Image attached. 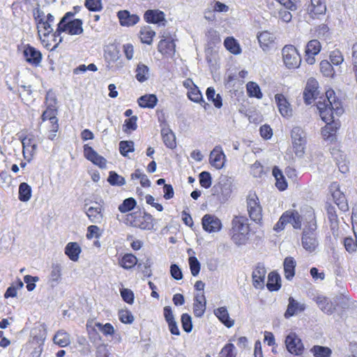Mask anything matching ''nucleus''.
Instances as JSON below:
<instances>
[{"label": "nucleus", "mask_w": 357, "mask_h": 357, "mask_svg": "<svg viewBox=\"0 0 357 357\" xmlns=\"http://www.w3.org/2000/svg\"><path fill=\"white\" fill-rule=\"evenodd\" d=\"M226 155L220 146H215L210 153V164L217 169H220L225 166Z\"/></svg>", "instance_id": "15"}, {"label": "nucleus", "mask_w": 357, "mask_h": 357, "mask_svg": "<svg viewBox=\"0 0 357 357\" xmlns=\"http://www.w3.org/2000/svg\"><path fill=\"white\" fill-rule=\"evenodd\" d=\"M176 46H158V52L164 56L172 57L175 54Z\"/></svg>", "instance_id": "60"}, {"label": "nucleus", "mask_w": 357, "mask_h": 357, "mask_svg": "<svg viewBox=\"0 0 357 357\" xmlns=\"http://www.w3.org/2000/svg\"><path fill=\"white\" fill-rule=\"evenodd\" d=\"M267 289L271 291H278L281 287V278L276 272H271L268 275Z\"/></svg>", "instance_id": "31"}, {"label": "nucleus", "mask_w": 357, "mask_h": 357, "mask_svg": "<svg viewBox=\"0 0 357 357\" xmlns=\"http://www.w3.org/2000/svg\"><path fill=\"white\" fill-rule=\"evenodd\" d=\"M62 267L59 264H52L49 277V282L52 287L56 286L61 280Z\"/></svg>", "instance_id": "29"}, {"label": "nucleus", "mask_w": 357, "mask_h": 357, "mask_svg": "<svg viewBox=\"0 0 357 357\" xmlns=\"http://www.w3.org/2000/svg\"><path fill=\"white\" fill-rule=\"evenodd\" d=\"M317 229V225L314 212L313 210H310L305 217L301 236L302 246L308 252H314L319 245Z\"/></svg>", "instance_id": "2"}, {"label": "nucleus", "mask_w": 357, "mask_h": 357, "mask_svg": "<svg viewBox=\"0 0 357 357\" xmlns=\"http://www.w3.org/2000/svg\"><path fill=\"white\" fill-rule=\"evenodd\" d=\"M56 114L57 110L54 105L48 104L46 109L43 112L41 115L42 122H45L49 120L51 126H52V130L54 132H57L59 127Z\"/></svg>", "instance_id": "17"}, {"label": "nucleus", "mask_w": 357, "mask_h": 357, "mask_svg": "<svg viewBox=\"0 0 357 357\" xmlns=\"http://www.w3.org/2000/svg\"><path fill=\"white\" fill-rule=\"evenodd\" d=\"M84 6L93 12L100 11L102 8L101 0H85Z\"/></svg>", "instance_id": "55"}, {"label": "nucleus", "mask_w": 357, "mask_h": 357, "mask_svg": "<svg viewBox=\"0 0 357 357\" xmlns=\"http://www.w3.org/2000/svg\"><path fill=\"white\" fill-rule=\"evenodd\" d=\"M137 262V257L132 254L125 255L120 261L121 266L125 269H130Z\"/></svg>", "instance_id": "43"}, {"label": "nucleus", "mask_w": 357, "mask_h": 357, "mask_svg": "<svg viewBox=\"0 0 357 357\" xmlns=\"http://www.w3.org/2000/svg\"><path fill=\"white\" fill-rule=\"evenodd\" d=\"M54 16L52 14L49 13L47 15V20L45 21L44 20L40 25H38V28L43 29L44 35H48L50 33H52L54 30L53 27H52V24L54 23Z\"/></svg>", "instance_id": "45"}, {"label": "nucleus", "mask_w": 357, "mask_h": 357, "mask_svg": "<svg viewBox=\"0 0 357 357\" xmlns=\"http://www.w3.org/2000/svg\"><path fill=\"white\" fill-rule=\"evenodd\" d=\"M121 47L107 46V49L105 50L106 59L112 62L118 61L121 56V52L122 50H121Z\"/></svg>", "instance_id": "35"}, {"label": "nucleus", "mask_w": 357, "mask_h": 357, "mask_svg": "<svg viewBox=\"0 0 357 357\" xmlns=\"http://www.w3.org/2000/svg\"><path fill=\"white\" fill-rule=\"evenodd\" d=\"M296 260L291 257H287L283 262L284 277L288 280H291L295 275Z\"/></svg>", "instance_id": "25"}, {"label": "nucleus", "mask_w": 357, "mask_h": 357, "mask_svg": "<svg viewBox=\"0 0 357 357\" xmlns=\"http://www.w3.org/2000/svg\"><path fill=\"white\" fill-rule=\"evenodd\" d=\"M288 301L289 303L287 305V309L284 314L286 319H289L296 314L298 312L305 310V305L298 303L293 297H289Z\"/></svg>", "instance_id": "22"}, {"label": "nucleus", "mask_w": 357, "mask_h": 357, "mask_svg": "<svg viewBox=\"0 0 357 357\" xmlns=\"http://www.w3.org/2000/svg\"><path fill=\"white\" fill-rule=\"evenodd\" d=\"M203 229L208 233H215L222 229L221 220L214 215L206 214L202 219Z\"/></svg>", "instance_id": "11"}, {"label": "nucleus", "mask_w": 357, "mask_h": 357, "mask_svg": "<svg viewBox=\"0 0 357 357\" xmlns=\"http://www.w3.org/2000/svg\"><path fill=\"white\" fill-rule=\"evenodd\" d=\"M319 84L314 78L307 80L306 86L303 91V99L307 105H310L319 95Z\"/></svg>", "instance_id": "12"}, {"label": "nucleus", "mask_w": 357, "mask_h": 357, "mask_svg": "<svg viewBox=\"0 0 357 357\" xmlns=\"http://www.w3.org/2000/svg\"><path fill=\"white\" fill-rule=\"evenodd\" d=\"M206 303H200V301L196 302V303L194 302L193 303L194 315L197 317H202L206 311Z\"/></svg>", "instance_id": "57"}, {"label": "nucleus", "mask_w": 357, "mask_h": 357, "mask_svg": "<svg viewBox=\"0 0 357 357\" xmlns=\"http://www.w3.org/2000/svg\"><path fill=\"white\" fill-rule=\"evenodd\" d=\"M293 149L296 156L301 158L305 153L306 133L299 126L294 127L291 131Z\"/></svg>", "instance_id": "6"}, {"label": "nucleus", "mask_w": 357, "mask_h": 357, "mask_svg": "<svg viewBox=\"0 0 357 357\" xmlns=\"http://www.w3.org/2000/svg\"><path fill=\"white\" fill-rule=\"evenodd\" d=\"M248 212L250 219L258 223L262 219V208L256 194H250L247 199Z\"/></svg>", "instance_id": "8"}, {"label": "nucleus", "mask_w": 357, "mask_h": 357, "mask_svg": "<svg viewBox=\"0 0 357 357\" xmlns=\"http://www.w3.org/2000/svg\"><path fill=\"white\" fill-rule=\"evenodd\" d=\"M305 60L307 63L312 65L315 62L314 56L321 51V46H305Z\"/></svg>", "instance_id": "40"}, {"label": "nucleus", "mask_w": 357, "mask_h": 357, "mask_svg": "<svg viewBox=\"0 0 357 357\" xmlns=\"http://www.w3.org/2000/svg\"><path fill=\"white\" fill-rule=\"evenodd\" d=\"M315 302L318 305L319 307L325 313L332 314L335 310L333 304L328 301V299L322 296L318 295L314 298Z\"/></svg>", "instance_id": "30"}, {"label": "nucleus", "mask_w": 357, "mask_h": 357, "mask_svg": "<svg viewBox=\"0 0 357 357\" xmlns=\"http://www.w3.org/2000/svg\"><path fill=\"white\" fill-rule=\"evenodd\" d=\"M199 183L202 187L207 189L211 186L212 178L211 174L208 172L204 171L199 175Z\"/></svg>", "instance_id": "51"}, {"label": "nucleus", "mask_w": 357, "mask_h": 357, "mask_svg": "<svg viewBox=\"0 0 357 357\" xmlns=\"http://www.w3.org/2000/svg\"><path fill=\"white\" fill-rule=\"evenodd\" d=\"M121 26H130L136 24L139 17L137 15L130 14L128 10H121L117 13Z\"/></svg>", "instance_id": "21"}, {"label": "nucleus", "mask_w": 357, "mask_h": 357, "mask_svg": "<svg viewBox=\"0 0 357 357\" xmlns=\"http://www.w3.org/2000/svg\"><path fill=\"white\" fill-rule=\"evenodd\" d=\"M275 100L280 114L284 118H289L293 114L291 104L282 93L275 95Z\"/></svg>", "instance_id": "16"}, {"label": "nucleus", "mask_w": 357, "mask_h": 357, "mask_svg": "<svg viewBox=\"0 0 357 357\" xmlns=\"http://www.w3.org/2000/svg\"><path fill=\"white\" fill-rule=\"evenodd\" d=\"M137 102L139 107L143 108H153L158 102V98L154 94H146L140 96Z\"/></svg>", "instance_id": "32"}, {"label": "nucleus", "mask_w": 357, "mask_h": 357, "mask_svg": "<svg viewBox=\"0 0 357 357\" xmlns=\"http://www.w3.org/2000/svg\"><path fill=\"white\" fill-rule=\"evenodd\" d=\"M330 59L331 63L335 66L340 65L344 60L342 53L338 50L333 51L331 53Z\"/></svg>", "instance_id": "63"}, {"label": "nucleus", "mask_w": 357, "mask_h": 357, "mask_svg": "<svg viewBox=\"0 0 357 357\" xmlns=\"http://www.w3.org/2000/svg\"><path fill=\"white\" fill-rule=\"evenodd\" d=\"M82 249L77 242H70L65 248V254L73 261H77Z\"/></svg>", "instance_id": "24"}, {"label": "nucleus", "mask_w": 357, "mask_h": 357, "mask_svg": "<svg viewBox=\"0 0 357 357\" xmlns=\"http://www.w3.org/2000/svg\"><path fill=\"white\" fill-rule=\"evenodd\" d=\"M53 341L61 347H67L70 344V335L64 330H59L54 335Z\"/></svg>", "instance_id": "33"}, {"label": "nucleus", "mask_w": 357, "mask_h": 357, "mask_svg": "<svg viewBox=\"0 0 357 357\" xmlns=\"http://www.w3.org/2000/svg\"><path fill=\"white\" fill-rule=\"evenodd\" d=\"M246 91L248 96L250 98L261 99L263 93L259 86L255 82H249L246 84Z\"/></svg>", "instance_id": "38"}, {"label": "nucleus", "mask_w": 357, "mask_h": 357, "mask_svg": "<svg viewBox=\"0 0 357 357\" xmlns=\"http://www.w3.org/2000/svg\"><path fill=\"white\" fill-rule=\"evenodd\" d=\"M308 10L312 15L317 16L324 15L326 11L325 0H311V5Z\"/></svg>", "instance_id": "27"}, {"label": "nucleus", "mask_w": 357, "mask_h": 357, "mask_svg": "<svg viewBox=\"0 0 357 357\" xmlns=\"http://www.w3.org/2000/svg\"><path fill=\"white\" fill-rule=\"evenodd\" d=\"M86 328L89 335L91 337L93 335H98L96 329L100 331L104 335H112L114 333V329L113 326L107 323L102 324L100 322H96L93 327H91L89 324H86Z\"/></svg>", "instance_id": "19"}, {"label": "nucleus", "mask_w": 357, "mask_h": 357, "mask_svg": "<svg viewBox=\"0 0 357 357\" xmlns=\"http://www.w3.org/2000/svg\"><path fill=\"white\" fill-rule=\"evenodd\" d=\"M344 245L346 250L349 253H352L357 248V238L354 239L351 237H347L344 239Z\"/></svg>", "instance_id": "58"}, {"label": "nucleus", "mask_w": 357, "mask_h": 357, "mask_svg": "<svg viewBox=\"0 0 357 357\" xmlns=\"http://www.w3.org/2000/svg\"><path fill=\"white\" fill-rule=\"evenodd\" d=\"M137 205L136 200L132 197L125 199L122 204H121L118 209L122 213H126L131 211Z\"/></svg>", "instance_id": "42"}, {"label": "nucleus", "mask_w": 357, "mask_h": 357, "mask_svg": "<svg viewBox=\"0 0 357 357\" xmlns=\"http://www.w3.org/2000/svg\"><path fill=\"white\" fill-rule=\"evenodd\" d=\"M83 152L84 157L93 165L101 169L107 167V160L105 158L100 155L91 146L84 144L83 146Z\"/></svg>", "instance_id": "10"}, {"label": "nucleus", "mask_w": 357, "mask_h": 357, "mask_svg": "<svg viewBox=\"0 0 357 357\" xmlns=\"http://www.w3.org/2000/svg\"><path fill=\"white\" fill-rule=\"evenodd\" d=\"M137 117L136 116H132L129 119H126L123 126V131L127 132L128 130H135L137 127Z\"/></svg>", "instance_id": "56"}, {"label": "nucleus", "mask_w": 357, "mask_h": 357, "mask_svg": "<svg viewBox=\"0 0 357 357\" xmlns=\"http://www.w3.org/2000/svg\"><path fill=\"white\" fill-rule=\"evenodd\" d=\"M266 269L263 264L259 263L255 267L252 277V284L256 289H262L265 286Z\"/></svg>", "instance_id": "13"}, {"label": "nucleus", "mask_w": 357, "mask_h": 357, "mask_svg": "<svg viewBox=\"0 0 357 357\" xmlns=\"http://www.w3.org/2000/svg\"><path fill=\"white\" fill-rule=\"evenodd\" d=\"M75 13L67 12L57 24L54 36H60L62 32L70 35H79L83 32V22L80 19H74Z\"/></svg>", "instance_id": "4"}, {"label": "nucleus", "mask_w": 357, "mask_h": 357, "mask_svg": "<svg viewBox=\"0 0 357 357\" xmlns=\"http://www.w3.org/2000/svg\"><path fill=\"white\" fill-rule=\"evenodd\" d=\"M285 345L287 351L296 356L302 354L304 349L301 340L293 332L286 336Z\"/></svg>", "instance_id": "9"}, {"label": "nucleus", "mask_w": 357, "mask_h": 357, "mask_svg": "<svg viewBox=\"0 0 357 357\" xmlns=\"http://www.w3.org/2000/svg\"><path fill=\"white\" fill-rule=\"evenodd\" d=\"M229 230L231 238L236 245H245L249 239L250 226L248 219L243 215H236L231 220Z\"/></svg>", "instance_id": "3"}, {"label": "nucleus", "mask_w": 357, "mask_h": 357, "mask_svg": "<svg viewBox=\"0 0 357 357\" xmlns=\"http://www.w3.org/2000/svg\"><path fill=\"white\" fill-rule=\"evenodd\" d=\"M282 54L284 63L288 68H295L299 66L301 59L296 46H284Z\"/></svg>", "instance_id": "7"}, {"label": "nucleus", "mask_w": 357, "mask_h": 357, "mask_svg": "<svg viewBox=\"0 0 357 357\" xmlns=\"http://www.w3.org/2000/svg\"><path fill=\"white\" fill-rule=\"evenodd\" d=\"M257 39L259 45H270L275 42V36L273 33L265 31L257 35Z\"/></svg>", "instance_id": "44"}, {"label": "nucleus", "mask_w": 357, "mask_h": 357, "mask_svg": "<svg viewBox=\"0 0 357 357\" xmlns=\"http://www.w3.org/2000/svg\"><path fill=\"white\" fill-rule=\"evenodd\" d=\"M234 348L233 344H227L220 351L221 357H235L234 354Z\"/></svg>", "instance_id": "64"}, {"label": "nucleus", "mask_w": 357, "mask_h": 357, "mask_svg": "<svg viewBox=\"0 0 357 357\" xmlns=\"http://www.w3.org/2000/svg\"><path fill=\"white\" fill-rule=\"evenodd\" d=\"M24 56L29 63L35 66H38L42 59L40 52L35 49L33 46H27V47L24 50Z\"/></svg>", "instance_id": "20"}, {"label": "nucleus", "mask_w": 357, "mask_h": 357, "mask_svg": "<svg viewBox=\"0 0 357 357\" xmlns=\"http://www.w3.org/2000/svg\"><path fill=\"white\" fill-rule=\"evenodd\" d=\"M320 70L325 77H332L334 74V70L332 63L327 61H322L320 63Z\"/></svg>", "instance_id": "54"}, {"label": "nucleus", "mask_w": 357, "mask_h": 357, "mask_svg": "<svg viewBox=\"0 0 357 357\" xmlns=\"http://www.w3.org/2000/svg\"><path fill=\"white\" fill-rule=\"evenodd\" d=\"M206 96L209 101H211L216 108H220L222 106V99L221 96L215 93L213 87H208L206 91Z\"/></svg>", "instance_id": "37"}, {"label": "nucleus", "mask_w": 357, "mask_h": 357, "mask_svg": "<svg viewBox=\"0 0 357 357\" xmlns=\"http://www.w3.org/2000/svg\"><path fill=\"white\" fill-rule=\"evenodd\" d=\"M321 119L326 125L321 130V135L325 140L331 142L336 139L335 133L339 128V123L334 120V115L340 116L344 110L341 101L335 96L333 89L326 91V97L323 101L317 103Z\"/></svg>", "instance_id": "1"}, {"label": "nucleus", "mask_w": 357, "mask_h": 357, "mask_svg": "<svg viewBox=\"0 0 357 357\" xmlns=\"http://www.w3.org/2000/svg\"><path fill=\"white\" fill-rule=\"evenodd\" d=\"M121 296L123 300L128 304H132L134 302V294L130 289H122Z\"/></svg>", "instance_id": "62"}, {"label": "nucleus", "mask_w": 357, "mask_h": 357, "mask_svg": "<svg viewBox=\"0 0 357 357\" xmlns=\"http://www.w3.org/2000/svg\"><path fill=\"white\" fill-rule=\"evenodd\" d=\"M119 317L120 321L124 324H132L134 321L132 314L128 310H121L119 312Z\"/></svg>", "instance_id": "59"}, {"label": "nucleus", "mask_w": 357, "mask_h": 357, "mask_svg": "<svg viewBox=\"0 0 357 357\" xmlns=\"http://www.w3.org/2000/svg\"><path fill=\"white\" fill-rule=\"evenodd\" d=\"M155 32L149 26L141 28L139 31V38L142 43L151 45Z\"/></svg>", "instance_id": "36"}, {"label": "nucleus", "mask_w": 357, "mask_h": 357, "mask_svg": "<svg viewBox=\"0 0 357 357\" xmlns=\"http://www.w3.org/2000/svg\"><path fill=\"white\" fill-rule=\"evenodd\" d=\"M107 181L112 185L122 186L126 184L125 178L113 171L109 172Z\"/></svg>", "instance_id": "46"}, {"label": "nucleus", "mask_w": 357, "mask_h": 357, "mask_svg": "<svg viewBox=\"0 0 357 357\" xmlns=\"http://www.w3.org/2000/svg\"><path fill=\"white\" fill-rule=\"evenodd\" d=\"M153 222V218L151 214L141 211L128 213L124 220L125 224L144 230L152 229L154 226Z\"/></svg>", "instance_id": "5"}, {"label": "nucleus", "mask_w": 357, "mask_h": 357, "mask_svg": "<svg viewBox=\"0 0 357 357\" xmlns=\"http://www.w3.org/2000/svg\"><path fill=\"white\" fill-rule=\"evenodd\" d=\"M149 72V68L146 66L144 64H139L137 66L136 70V79L139 82H144L147 79V74Z\"/></svg>", "instance_id": "50"}, {"label": "nucleus", "mask_w": 357, "mask_h": 357, "mask_svg": "<svg viewBox=\"0 0 357 357\" xmlns=\"http://www.w3.org/2000/svg\"><path fill=\"white\" fill-rule=\"evenodd\" d=\"M310 210H312V208H309L303 215H300L299 213L295 210L285 211L284 214L286 215L287 223H290L296 229H301L302 222L304 224L305 217Z\"/></svg>", "instance_id": "18"}, {"label": "nucleus", "mask_w": 357, "mask_h": 357, "mask_svg": "<svg viewBox=\"0 0 357 357\" xmlns=\"http://www.w3.org/2000/svg\"><path fill=\"white\" fill-rule=\"evenodd\" d=\"M101 234L100 232V228L96 225H90L87 228L86 238L88 239H92L93 238H98Z\"/></svg>", "instance_id": "61"}, {"label": "nucleus", "mask_w": 357, "mask_h": 357, "mask_svg": "<svg viewBox=\"0 0 357 357\" xmlns=\"http://www.w3.org/2000/svg\"><path fill=\"white\" fill-rule=\"evenodd\" d=\"M165 15L159 10H148L144 15V18L148 23L160 24L166 22Z\"/></svg>", "instance_id": "23"}, {"label": "nucleus", "mask_w": 357, "mask_h": 357, "mask_svg": "<svg viewBox=\"0 0 357 357\" xmlns=\"http://www.w3.org/2000/svg\"><path fill=\"white\" fill-rule=\"evenodd\" d=\"M31 196V188L26 183H22L19 186V199L22 202H27Z\"/></svg>", "instance_id": "41"}, {"label": "nucleus", "mask_w": 357, "mask_h": 357, "mask_svg": "<svg viewBox=\"0 0 357 357\" xmlns=\"http://www.w3.org/2000/svg\"><path fill=\"white\" fill-rule=\"evenodd\" d=\"M181 321L183 331L188 333H190L192 330L191 317L188 314L184 313L181 315Z\"/></svg>", "instance_id": "52"}, {"label": "nucleus", "mask_w": 357, "mask_h": 357, "mask_svg": "<svg viewBox=\"0 0 357 357\" xmlns=\"http://www.w3.org/2000/svg\"><path fill=\"white\" fill-rule=\"evenodd\" d=\"M134 151L135 147L132 141H121L119 142V151L123 156L126 157L129 153H132Z\"/></svg>", "instance_id": "47"}, {"label": "nucleus", "mask_w": 357, "mask_h": 357, "mask_svg": "<svg viewBox=\"0 0 357 357\" xmlns=\"http://www.w3.org/2000/svg\"><path fill=\"white\" fill-rule=\"evenodd\" d=\"M273 175L276 180V187L281 191L284 190L287 188V183L282 171L278 167H274L273 169Z\"/></svg>", "instance_id": "39"}, {"label": "nucleus", "mask_w": 357, "mask_h": 357, "mask_svg": "<svg viewBox=\"0 0 357 357\" xmlns=\"http://www.w3.org/2000/svg\"><path fill=\"white\" fill-rule=\"evenodd\" d=\"M188 97L191 101L202 105L205 109H207V107H209V105L204 101L203 96L197 85L188 91Z\"/></svg>", "instance_id": "28"}, {"label": "nucleus", "mask_w": 357, "mask_h": 357, "mask_svg": "<svg viewBox=\"0 0 357 357\" xmlns=\"http://www.w3.org/2000/svg\"><path fill=\"white\" fill-rule=\"evenodd\" d=\"M214 314L227 328H231L234 324V321L231 319L228 311L225 307H220L214 310Z\"/></svg>", "instance_id": "26"}, {"label": "nucleus", "mask_w": 357, "mask_h": 357, "mask_svg": "<svg viewBox=\"0 0 357 357\" xmlns=\"http://www.w3.org/2000/svg\"><path fill=\"white\" fill-rule=\"evenodd\" d=\"M84 210L89 220L95 224H100L103 220V208L100 204L96 202L94 206L87 207L86 204Z\"/></svg>", "instance_id": "14"}, {"label": "nucleus", "mask_w": 357, "mask_h": 357, "mask_svg": "<svg viewBox=\"0 0 357 357\" xmlns=\"http://www.w3.org/2000/svg\"><path fill=\"white\" fill-rule=\"evenodd\" d=\"M311 351L314 357H330L331 354V350L329 348L319 345L314 346Z\"/></svg>", "instance_id": "49"}, {"label": "nucleus", "mask_w": 357, "mask_h": 357, "mask_svg": "<svg viewBox=\"0 0 357 357\" xmlns=\"http://www.w3.org/2000/svg\"><path fill=\"white\" fill-rule=\"evenodd\" d=\"M206 38L207 43L210 45H215L221 41L218 32L213 28L207 29Z\"/></svg>", "instance_id": "48"}, {"label": "nucleus", "mask_w": 357, "mask_h": 357, "mask_svg": "<svg viewBox=\"0 0 357 357\" xmlns=\"http://www.w3.org/2000/svg\"><path fill=\"white\" fill-rule=\"evenodd\" d=\"M161 135L163 142L167 148L172 149L176 147V137L170 129L162 128Z\"/></svg>", "instance_id": "34"}, {"label": "nucleus", "mask_w": 357, "mask_h": 357, "mask_svg": "<svg viewBox=\"0 0 357 357\" xmlns=\"http://www.w3.org/2000/svg\"><path fill=\"white\" fill-rule=\"evenodd\" d=\"M191 274L197 276L200 271L201 264L196 257L192 256L188 259Z\"/></svg>", "instance_id": "53"}]
</instances>
